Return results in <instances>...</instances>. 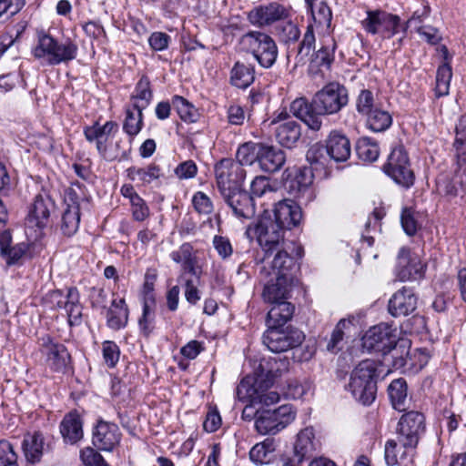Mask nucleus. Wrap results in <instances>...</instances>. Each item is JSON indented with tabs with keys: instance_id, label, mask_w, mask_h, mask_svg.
Returning <instances> with one entry per match:
<instances>
[{
	"instance_id": "obj_1",
	"label": "nucleus",
	"mask_w": 466,
	"mask_h": 466,
	"mask_svg": "<svg viewBox=\"0 0 466 466\" xmlns=\"http://www.w3.org/2000/svg\"><path fill=\"white\" fill-rule=\"evenodd\" d=\"M348 102L346 87L338 82H330L319 90L310 102L305 97L296 98L290 104L289 110L310 130L319 131L323 116L339 112Z\"/></svg>"
},
{
	"instance_id": "obj_2",
	"label": "nucleus",
	"mask_w": 466,
	"mask_h": 466,
	"mask_svg": "<svg viewBox=\"0 0 466 466\" xmlns=\"http://www.w3.org/2000/svg\"><path fill=\"white\" fill-rule=\"evenodd\" d=\"M289 360L287 358H269L262 360L259 364L260 374L258 375L253 385L247 379L240 381L237 388V395L239 400L250 399L254 403L270 406L279 402L280 397L275 390H268L277 377L288 370Z\"/></svg>"
},
{
	"instance_id": "obj_3",
	"label": "nucleus",
	"mask_w": 466,
	"mask_h": 466,
	"mask_svg": "<svg viewBox=\"0 0 466 466\" xmlns=\"http://www.w3.org/2000/svg\"><path fill=\"white\" fill-rule=\"evenodd\" d=\"M362 348L368 352H380L392 359V366L400 369L405 366L409 350L404 345L398 343L396 329L387 323H380L371 327L363 335Z\"/></svg>"
},
{
	"instance_id": "obj_4",
	"label": "nucleus",
	"mask_w": 466,
	"mask_h": 466,
	"mask_svg": "<svg viewBox=\"0 0 466 466\" xmlns=\"http://www.w3.org/2000/svg\"><path fill=\"white\" fill-rule=\"evenodd\" d=\"M78 46L70 39L59 42L44 31L37 34V41L32 48V55L41 65L54 66L68 64L77 56Z\"/></svg>"
},
{
	"instance_id": "obj_5",
	"label": "nucleus",
	"mask_w": 466,
	"mask_h": 466,
	"mask_svg": "<svg viewBox=\"0 0 466 466\" xmlns=\"http://www.w3.org/2000/svg\"><path fill=\"white\" fill-rule=\"evenodd\" d=\"M284 233L283 229L272 223L268 209H264L258 221L249 225L246 230L248 238H256L263 252L261 261L269 259L275 251L289 244L284 240Z\"/></svg>"
},
{
	"instance_id": "obj_6",
	"label": "nucleus",
	"mask_w": 466,
	"mask_h": 466,
	"mask_svg": "<svg viewBox=\"0 0 466 466\" xmlns=\"http://www.w3.org/2000/svg\"><path fill=\"white\" fill-rule=\"evenodd\" d=\"M377 368L374 361L362 360L354 368L350 376L346 390L363 405H370L377 394Z\"/></svg>"
},
{
	"instance_id": "obj_7",
	"label": "nucleus",
	"mask_w": 466,
	"mask_h": 466,
	"mask_svg": "<svg viewBox=\"0 0 466 466\" xmlns=\"http://www.w3.org/2000/svg\"><path fill=\"white\" fill-rule=\"evenodd\" d=\"M239 43L262 68L268 69L276 64L279 48L269 35L261 31H248L240 37Z\"/></svg>"
},
{
	"instance_id": "obj_8",
	"label": "nucleus",
	"mask_w": 466,
	"mask_h": 466,
	"mask_svg": "<svg viewBox=\"0 0 466 466\" xmlns=\"http://www.w3.org/2000/svg\"><path fill=\"white\" fill-rule=\"evenodd\" d=\"M295 249H297V255L301 257L302 248L300 247L296 248L292 242H289L287 246H283V248L275 251L269 259L261 261L265 264L261 269V274L294 280L295 273L299 268L297 258L292 256Z\"/></svg>"
},
{
	"instance_id": "obj_9",
	"label": "nucleus",
	"mask_w": 466,
	"mask_h": 466,
	"mask_svg": "<svg viewBox=\"0 0 466 466\" xmlns=\"http://www.w3.org/2000/svg\"><path fill=\"white\" fill-rule=\"evenodd\" d=\"M296 418V410L292 405H281L274 410H258L255 428L260 434H276L285 429Z\"/></svg>"
},
{
	"instance_id": "obj_10",
	"label": "nucleus",
	"mask_w": 466,
	"mask_h": 466,
	"mask_svg": "<svg viewBox=\"0 0 466 466\" xmlns=\"http://www.w3.org/2000/svg\"><path fill=\"white\" fill-rule=\"evenodd\" d=\"M425 429V417L421 412L411 410L400 417L396 429V438L407 451L406 453L416 451Z\"/></svg>"
},
{
	"instance_id": "obj_11",
	"label": "nucleus",
	"mask_w": 466,
	"mask_h": 466,
	"mask_svg": "<svg viewBox=\"0 0 466 466\" xmlns=\"http://www.w3.org/2000/svg\"><path fill=\"white\" fill-rule=\"evenodd\" d=\"M118 131V124L115 121H106L100 125L97 121L91 126L84 127V136L89 143H96V150L99 155L106 161L123 160L127 158V151L122 150L120 153L112 154L107 150L106 142L107 137Z\"/></svg>"
},
{
	"instance_id": "obj_12",
	"label": "nucleus",
	"mask_w": 466,
	"mask_h": 466,
	"mask_svg": "<svg viewBox=\"0 0 466 466\" xmlns=\"http://www.w3.org/2000/svg\"><path fill=\"white\" fill-rule=\"evenodd\" d=\"M385 174L397 184L409 188L414 184L415 176L410 168V163L403 146L392 148L387 163L383 166Z\"/></svg>"
},
{
	"instance_id": "obj_13",
	"label": "nucleus",
	"mask_w": 466,
	"mask_h": 466,
	"mask_svg": "<svg viewBox=\"0 0 466 466\" xmlns=\"http://www.w3.org/2000/svg\"><path fill=\"white\" fill-rule=\"evenodd\" d=\"M366 13L367 16L361 21V25L368 34L390 39L400 33L399 15L382 10H368Z\"/></svg>"
},
{
	"instance_id": "obj_14",
	"label": "nucleus",
	"mask_w": 466,
	"mask_h": 466,
	"mask_svg": "<svg viewBox=\"0 0 466 466\" xmlns=\"http://www.w3.org/2000/svg\"><path fill=\"white\" fill-rule=\"evenodd\" d=\"M262 337L263 344L272 352L280 353L299 346L305 336L298 329L268 326Z\"/></svg>"
},
{
	"instance_id": "obj_15",
	"label": "nucleus",
	"mask_w": 466,
	"mask_h": 466,
	"mask_svg": "<svg viewBox=\"0 0 466 466\" xmlns=\"http://www.w3.org/2000/svg\"><path fill=\"white\" fill-rule=\"evenodd\" d=\"M215 177L221 195L238 189L246 177V170L240 163L231 158H223L215 165Z\"/></svg>"
},
{
	"instance_id": "obj_16",
	"label": "nucleus",
	"mask_w": 466,
	"mask_h": 466,
	"mask_svg": "<svg viewBox=\"0 0 466 466\" xmlns=\"http://www.w3.org/2000/svg\"><path fill=\"white\" fill-rule=\"evenodd\" d=\"M40 351L46 365L55 372L66 373L70 368L71 356L66 347L49 335L40 338Z\"/></svg>"
},
{
	"instance_id": "obj_17",
	"label": "nucleus",
	"mask_w": 466,
	"mask_h": 466,
	"mask_svg": "<svg viewBox=\"0 0 466 466\" xmlns=\"http://www.w3.org/2000/svg\"><path fill=\"white\" fill-rule=\"evenodd\" d=\"M290 16V8L278 2L260 5L248 13V22L258 27L269 26L275 23L286 21Z\"/></svg>"
},
{
	"instance_id": "obj_18",
	"label": "nucleus",
	"mask_w": 466,
	"mask_h": 466,
	"mask_svg": "<svg viewBox=\"0 0 466 466\" xmlns=\"http://www.w3.org/2000/svg\"><path fill=\"white\" fill-rule=\"evenodd\" d=\"M318 448V441L312 427H306L297 434L291 455H285L281 461L285 466H301Z\"/></svg>"
},
{
	"instance_id": "obj_19",
	"label": "nucleus",
	"mask_w": 466,
	"mask_h": 466,
	"mask_svg": "<svg viewBox=\"0 0 466 466\" xmlns=\"http://www.w3.org/2000/svg\"><path fill=\"white\" fill-rule=\"evenodd\" d=\"M425 265L420 258L411 254L409 248H400L395 267L396 277L400 281L418 280L424 277Z\"/></svg>"
},
{
	"instance_id": "obj_20",
	"label": "nucleus",
	"mask_w": 466,
	"mask_h": 466,
	"mask_svg": "<svg viewBox=\"0 0 466 466\" xmlns=\"http://www.w3.org/2000/svg\"><path fill=\"white\" fill-rule=\"evenodd\" d=\"M55 208V201L50 196L38 194L29 207L25 223L29 228L42 229L48 224L51 212Z\"/></svg>"
},
{
	"instance_id": "obj_21",
	"label": "nucleus",
	"mask_w": 466,
	"mask_h": 466,
	"mask_svg": "<svg viewBox=\"0 0 466 466\" xmlns=\"http://www.w3.org/2000/svg\"><path fill=\"white\" fill-rule=\"evenodd\" d=\"M234 216L238 218L250 219L256 214V202L252 196L240 187L221 195Z\"/></svg>"
},
{
	"instance_id": "obj_22",
	"label": "nucleus",
	"mask_w": 466,
	"mask_h": 466,
	"mask_svg": "<svg viewBox=\"0 0 466 466\" xmlns=\"http://www.w3.org/2000/svg\"><path fill=\"white\" fill-rule=\"evenodd\" d=\"M52 299L56 300L57 308H64L67 314L70 326H79L83 320L82 305L80 304L79 291L76 287L67 289L66 301H63V293L61 290H54L50 294Z\"/></svg>"
},
{
	"instance_id": "obj_23",
	"label": "nucleus",
	"mask_w": 466,
	"mask_h": 466,
	"mask_svg": "<svg viewBox=\"0 0 466 466\" xmlns=\"http://www.w3.org/2000/svg\"><path fill=\"white\" fill-rule=\"evenodd\" d=\"M273 215L274 220H272V223L278 225L284 231L297 227L302 218L300 207L289 199L275 203Z\"/></svg>"
},
{
	"instance_id": "obj_24",
	"label": "nucleus",
	"mask_w": 466,
	"mask_h": 466,
	"mask_svg": "<svg viewBox=\"0 0 466 466\" xmlns=\"http://www.w3.org/2000/svg\"><path fill=\"white\" fill-rule=\"evenodd\" d=\"M418 297L410 287H402L390 299L388 304L389 313L394 317H405L417 309Z\"/></svg>"
},
{
	"instance_id": "obj_25",
	"label": "nucleus",
	"mask_w": 466,
	"mask_h": 466,
	"mask_svg": "<svg viewBox=\"0 0 466 466\" xmlns=\"http://www.w3.org/2000/svg\"><path fill=\"white\" fill-rule=\"evenodd\" d=\"M120 441L117 425L100 420L93 431L92 443L99 451H111Z\"/></svg>"
},
{
	"instance_id": "obj_26",
	"label": "nucleus",
	"mask_w": 466,
	"mask_h": 466,
	"mask_svg": "<svg viewBox=\"0 0 466 466\" xmlns=\"http://www.w3.org/2000/svg\"><path fill=\"white\" fill-rule=\"evenodd\" d=\"M77 196L71 190L66 199V208L64 210L61 218L60 229L64 236L72 237L76 233L80 223V207L77 202Z\"/></svg>"
},
{
	"instance_id": "obj_27",
	"label": "nucleus",
	"mask_w": 466,
	"mask_h": 466,
	"mask_svg": "<svg viewBox=\"0 0 466 466\" xmlns=\"http://www.w3.org/2000/svg\"><path fill=\"white\" fill-rule=\"evenodd\" d=\"M28 248L29 245L25 242L13 245L12 234L9 229L2 231V258L7 266L21 265Z\"/></svg>"
},
{
	"instance_id": "obj_28",
	"label": "nucleus",
	"mask_w": 466,
	"mask_h": 466,
	"mask_svg": "<svg viewBox=\"0 0 466 466\" xmlns=\"http://www.w3.org/2000/svg\"><path fill=\"white\" fill-rule=\"evenodd\" d=\"M270 279L265 284L262 296L269 303L285 301L288 299L294 280L280 279L278 276H268Z\"/></svg>"
},
{
	"instance_id": "obj_29",
	"label": "nucleus",
	"mask_w": 466,
	"mask_h": 466,
	"mask_svg": "<svg viewBox=\"0 0 466 466\" xmlns=\"http://www.w3.org/2000/svg\"><path fill=\"white\" fill-rule=\"evenodd\" d=\"M326 147L331 160L345 162L350 157L351 146L349 138L339 131H332L326 140Z\"/></svg>"
},
{
	"instance_id": "obj_30",
	"label": "nucleus",
	"mask_w": 466,
	"mask_h": 466,
	"mask_svg": "<svg viewBox=\"0 0 466 466\" xmlns=\"http://www.w3.org/2000/svg\"><path fill=\"white\" fill-rule=\"evenodd\" d=\"M405 448L400 444L399 439L388 440L384 447V458L388 466L403 465L411 463L416 451L406 453Z\"/></svg>"
},
{
	"instance_id": "obj_31",
	"label": "nucleus",
	"mask_w": 466,
	"mask_h": 466,
	"mask_svg": "<svg viewBox=\"0 0 466 466\" xmlns=\"http://www.w3.org/2000/svg\"><path fill=\"white\" fill-rule=\"evenodd\" d=\"M285 161L286 156L283 150L263 144L258 161L262 170L274 173L282 167Z\"/></svg>"
},
{
	"instance_id": "obj_32",
	"label": "nucleus",
	"mask_w": 466,
	"mask_h": 466,
	"mask_svg": "<svg viewBox=\"0 0 466 466\" xmlns=\"http://www.w3.org/2000/svg\"><path fill=\"white\" fill-rule=\"evenodd\" d=\"M314 174L312 167H302L295 174L294 177L288 181V187L294 197L300 198L305 194L311 197L310 186L313 183Z\"/></svg>"
},
{
	"instance_id": "obj_33",
	"label": "nucleus",
	"mask_w": 466,
	"mask_h": 466,
	"mask_svg": "<svg viewBox=\"0 0 466 466\" xmlns=\"http://www.w3.org/2000/svg\"><path fill=\"white\" fill-rule=\"evenodd\" d=\"M83 422L76 411L66 414L60 423V432L66 442L76 443L83 438Z\"/></svg>"
},
{
	"instance_id": "obj_34",
	"label": "nucleus",
	"mask_w": 466,
	"mask_h": 466,
	"mask_svg": "<svg viewBox=\"0 0 466 466\" xmlns=\"http://www.w3.org/2000/svg\"><path fill=\"white\" fill-rule=\"evenodd\" d=\"M301 136L300 125L295 120H289L279 124L275 130L276 140L282 147L291 148Z\"/></svg>"
},
{
	"instance_id": "obj_35",
	"label": "nucleus",
	"mask_w": 466,
	"mask_h": 466,
	"mask_svg": "<svg viewBox=\"0 0 466 466\" xmlns=\"http://www.w3.org/2000/svg\"><path fill=\"white\" fill-rule=\"evenodd\" d=\"M271 304L272 307L267 316L268 326L283 328L291 319L295 307L286 300Z\"/></svg>"
},
{
	"instance_id": "obj_36",
	"label": "nucleus",
	"mask_w": 466,
	"mask_h": 466,
	"mask_svg": "<svg viewBox=\"0 0 466 466\" xmlns=\"http://www.w3.org/2000/svg\"><path fill=\"white\" fill-rule=\"evenodd\" d=\"M128 320V308L124 299L119 300L113 299L111 307L106 311V323L107 326L118 330L127 326Z\"/></svg>"
},
{
	"instance_id": "obj_37",
	"label": "nucleus",
	"mask_w": 466,
	"mask_h": 466,
	"mask_svg": "<svg viewBox=\"0 0 466 466\" xmlns=\"http://www.w3.org/2000/svg\"><path fill=\"white\" fill-rule=\"evenodd\" d=\"M255 80V67L250 64L237 61L230 71V83L238 88H247Z\"/></svg>"
},
{
	"instance_id": "obj_38",
	"label": "nucleus",
	"mask_w": 466,
	"mask_h": 466,
	"mask_svg": "<svg viewBox=\"0 0 466 466\" xmlns=\"http://www.w3.org/2000/svg\"><path fill=\"white\" fill-rule=\"evenodd\" d=\"M153 97L150 88V81L147 76H143L137 83L134 92L130 96L131 105L135 109L144 110L151 103Z\"/></svg>"
},
{
	"instance_id": "obj_39",
	"label": "nucleus",
	"mask_w": 466,
	"mask_h": 466,
	"mask_svg": "<svg viewBox=\"0 0 466 466\" xmlns=\"http://www.w3.org/2000/svg\"><path fill=\"white\" fill-rule=\"evenodd\" d=\"M126 172L130 180L137 181L142 186L150 184L161 176V168L154 163L144 167L133 166L128 167Z\"/></svg>"
},
{
	"instance_id": "obj_40",
	"label": "nucleus",
	"mask_w": 466,
	"mask_h": 466,
	"mask_svg": "<svg viewBox=\"0 0 466 466\" xmlns=\"http://www.w3.org/2000/svg\"><path fill=\"white\" fill-rule=\"evenodd\" d=\"M44 448V437L39 431L28 433L23 441V450L26 460L32 463L39 461Z\"/></svg>"
},
{
	"instance_id": "obj_41",
	"label": "nucleus",
	"mask_w": 466,
	"mask_h": 466,
	"mask_svg": "<svg viewBox=\"0 0 466 466\" xmlns=\"http://www.w3.org/2000/svg\"><path fill=\"white\" fill-rule=\"evenodd\" d=\"M441 189L450 199L462 198L466 194V168H458L451 179L443 181Z\"/></svg>"
},
{
	"instance_id": "obj_42",
	"label": "nucleus",
	"mask_w": 466,
	"mask_h": 466,
	"mask_svg": "<svg viewBox=\"0 0 466 466\" xmlns=\"http://www.w3.org/2000/svg\"><path fill=\"white\" fill-rule=\"evenodd\" d=\"M388 394L395 410L400 411L405 410L408 396V386L405 379L393 380L388 386Z\"/></svg>"
},
{
	"instance_id": "obj_43",
	"label": "nucleus",
	"mask_w": 466,
	"mask_h": 466,
	"mask_svg": "<svg viewBox=\"0 0 466 466\" xmlns=\"http://www.w3.org/2000/svg\"><path fill=\"white\" fill-rule=\"evenodd\" d=\"M366 116L367 127L375 133L384 132L392 125L391 115L381 108H375Z\"/></svg>"
},
{
	"instance_id": "obj_44",
	"label": "nucleus",
	"mask_w": 466,
	"mask_h": 466,
	"mask_svg": "<svg viewBox=\"0 0 466 466\" xmlns=\"http://www.w3.org/2000/svg\"><path fill=\"white\" fill-rule=\"evenodd\" d=\"M315 24L329 28L331 24L332 12L323 0H306Z\"/></svg>"
},
{
	"instance_id": "obj_45",
	"label": "nucleus",
	"mask_w": 466,
	"mask_h": 466,
	"mask_svg": "<svg viewBox=\"0 0 466 466\" xmlns=\"http://www.w3.org/2000/svg\"><path fill=\"white\" fill-rule=\"evenodd\" d=\"M155 306L156 299L149 292L147 297L143 299L142 316L138 319L139 329L141 332L147 337L152 333L155 328Z\"/></svg>"
},
{
	"instance_id": "obj_46",
	"label": "nucleus",
	"mask_w": 466,
	"mask_h": 466,
	"mask_svg": "<svg viewBox=\"0 0 466 466\" xmlns=\"http://www.w3.org/2000/svg\"><path fill=\"white\" fill-rule=\"evenodd\" d=\"M275 450L274 440L267 438L251 448L249 459L256 464H268L270 462Z\"/></svg>"
},
{
	"instance_id": "obj_47",
	"label": "nucleus",
	"mask_w": 466,
	"mask_h": 466,
	"mask_svg": "<svg viewBox=\"0 0 466 466\" xmlns=\"http://www.w3.org/2000/svg\"><path fill=\"white\" fill-rule=\"evenodd\" d=\"M171 104L182 121L196 123L198 120V110L185 97L176 95L172 97Z\"/></svg>"
},
{
	"instance_id": "obj_48",
	"label": "nucleus",
	"mask_w": 466,
	"mask_h": 466,
	"mask_svg": "<svg viewBox=\"0 0 466 466\" xmlns=\"http://www.w3.org/2000/svg\"><path fill=\"white\" fill-rule=\"evenodd\" d=\"M126 116L123 123V130L131 138L135 137L143 127V110L135 109L133 106H126Z\"/></svg>"
},
{
	"instance_id": "obj_49",
	"label": "nucleus",
	"mask_w": 466,
	"mask_h": 466,
	"mask_svg": "<svg viewBox=\"0 0 466 466\" xmlns=\"http://www.w3.org/2000/svg\"><path fill=\"white\" fill-rule=\"evenodd\" d=\"M307 161L309 163V167L318 170L324 168L330 159L326 145L316 143L312 145L306 154Z\"/></svg>"
},
{
	"instance_id": "obj_50",
	"label": "nucleus",
	"mask_w": 466,
	"mask_h": 466,
	"mask_svg": "<svg viewBox=\"0 0 466 466\" xmlns=\"http://www.w3.org/2000/svg\"><path fill=\"white\" fill-rule=\"evenodd\" d=\"M356 153L359 158L365 162H374L380 156V148L376 141L363 137L356 143Z\"/></svg>"
},
{
	"instance_id": "obj_51",
	"label": "nucleus",
	"mask_w": 466,
	"mask_h": 466,
	"mask_svg": "<svg viewBox=\"0 0 466 466\" xmlns=\"http://www.w3.org/2000/svg\"><path fill=\"white\" fill-rule=\"evenodd\" d=\"M263 144L247 142L238 147L236 154L235 162L240 163L241 167L245 165H252L255 161H258V157Z\"/></svg>"
},
{
	"instance_id": "obj_52",
	"label": "nucleus",
	"mask_w": 466,
	"mask_h": 466,
	"mask_svg": "<svg viewBox=\"0 0 466 466\" xmlns=\"http://www.w3.org/2000/svg\"><path fill=\"white\" fill-rule=\"evenodd\" d=\"M316 43L314 29L312 25L307 26L303 38L299 46L298 54L296 56L297 65L305 64L310 52L314 49Z\"/></svg>"
},
{
	"instance_id": "obj_53",
	"label": "nucleus",
	"mask_w": 466,
	"mask_h": 466,
	"mask_svg": "<svg viewBox=\"0 0 466 466\" xmlns=\"http://www.w3.org/2000/svg\"><path fill=\"white\" fill-rule=\"evenodd\" d=\"M452 77L451 66L445 62L437 69L435 92L438 97L449 94L450 83Z\"/></svg>"
},
{
	"instance_id": "obj_54",
	"label": "nucleus",
	"mask_w": 466,
	"mask_h": 466,
	"mask_svg": "<svg viewBox=\"0 0 466 466\" xmlns=\"http://www.w3.org/2000/svg\"><path fill=\"white\" fill-rule=\"evenodd\" d=\"M329 45L321 46L314 55L311 63L315 64L319 67H324L327 70L330 69V66L334 61V53L336 49V44L334 40H330Z\"/></svg>"
},
{
	"instance_id": "obj_55",
	"label": "nucleus",
	"mask_w": 466,
	"mask_h": 466,
	"mask_svg": "<svg viewBox=\"0 0 466 466\" xmlns=\"http://www.w3.org/2000/svg\"><path fill=\"white\" fill-rule=\"evenodd\" d=\"M311 389L309 380L304 379L302 380L292 379L287 383L284 395L289 399L299 400L302 399Z\"/></svg>"
},
{
	"instance_id": "obj_56",
	"label": "nucleus",
	"mask_w": 466,
	"mask_h": 466,
	"mask_svg": "<svg viewBox=\"0 0 466 466\" xmlns=\"http://www.w3.org/2000/svg\"><path fill=\"white\" fill-rule=\"evenodd\" d=\"M282 22L284 24L278 28V35L279 39L285 44L297 42L300 35L299 27L290 21V17L288 20Z\"/></svg>"
},
{
	"instance_id": "obj_57",
	"label": "nucleus",
	"mask_w": 466,
	"mask_h": 466,
	"mask_svg": "<svg viewBox=\"0 0 466 466\" xmlns=\"http://www.w3.org/2000/svg\"><path fill=\"white\" fill-rule=\"evenodd\" d=\"M400 223L404 232L408 236H414L419 228L415 210L411 208H404L400 215Z\"/></svg>"
},
{
	"instance_id": "obj_58",
	"label": "nucleus",
	"mask_w": 466,
	"mask_h": 466,
	"mask_svg": "<svg viewBox=\"0 0 466 466\" xmlns=\"http://www.w3.org/2000/svg\"><path fill=\"white\" fill-rule=\"evenodd\" d=\"M102 354L106 366L114 368L119 360L120 349L115 341L106 340L102 343Z\"/></svg>"
},
{
	"instance_id": "obj_59",
	"label": "nucleus",
	"mask_w": 466,
	"mask_h": 466,
	"mask_svg": "<svg viewBox=\"0 0 466 466\" xmlns=\"http://www.w3.org/2000/svg\"><path fill=\"white\" fill-rule=\"evenodd\" d=\"M275 190L270 185L269 178L264 176H257L250 184L249 195L255 198H261L267 193H273Z\"/></svg>"
},
{
	"instance_id": "obj_60",
	"label": "nucleus",
	"mask_w": 466,
	"mask_h": 466,
	"mask_svg": "<svg viewBox=\"0 0 466 466\" xmlns=\"http://www.w3.org/2000/svg\"><path fill=\"white\" fill-rule=\"evenodd\" d=\"M171 259L177 264H185L197 258L194 248L190 243H183L177 250L170 253Z\"/></svg>"
},
{
	"instance_id": "obj_61",
	"label": "nucleus",
	"mask_w": 466,
	"mask_h": 466,
	"mask_svg": "<svg viewBox=\"0 0 466 466\" xmlns=\"http://www.w3.org/2000/svg\"><path fill=\"white\" fill-rule=\"evenodd\" d=\"M357 111L361 115H367L374 110V96L370 90L363 89L360 91L356 101Z\"/></svg>"
},
{
	"instance_id": "obj_62",
	"label": "nucleus",
	"mask_w": 466,
	"mask_h": 466,
	"mask_svg": "<svg viewBox=\"0 0 466 466\" xmlns=\"http://www.w3.org/2000/svg\"><path fill=\"white\" fill-rule=\"evenodd\" d=\"M130 202L133 218L137 221H144L149 216V208L146 201L140 197H133Z\"/></svg>"
},
{
	"instance_id": "obj_63",
	"label": "nucleus",
	"mask_w": 466,
	"mask_h": 466,
	"mask_svg": "<svg viewBox=\"0 0 466 466\" xmlns=\"http://www.w3.org/2000/svg\"><path fill=\"white\" fill-rule=\"evenodd\" d=\"M195 209L200 213L208 215L213 211V204L210 198L203 192L198 191L192 198Z\"/></svg>"
},
{
	"instance_id": "obj_64",
	"label": "nucleus",
	"mask_w": 466,
	"mask_h": 466,
	"mask_svg": "<svg viewBox=\"0 0 466 466\" xmlns=\"http://www.w3.org/2000/svg\"><path fill=\"white\" fill-rule=\"evenodd\" d=\"M81 460L86 466H109L102 455L92 448H86L81 451Z\"/></svg>"
}]
</instances>
